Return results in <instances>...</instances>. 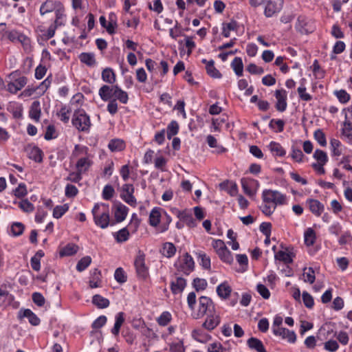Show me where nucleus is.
<instances>
[{"instance_id":"obj_1","label":"nucleus","mask_w":352,"mask_h":352,"mask_svg":"<svg viewBox=\"0 0 352 352\" xmlns=\"http://www.w3.org/2000/svg\"><path fill=\"white\" fill-rule=\"evenodd\" d=\"M263 203L260 206L261 212L266 216H271L278 206L287 205V195L271 189H265L262 192Z\"/></svg>"},{"instance_id":"obj_2","label":"nucleus","mask_w":352,"mask_h":352,"mask_svg":"<svg viewBox=\"0 0 352 352\" xmlns=\"http://www.w3.org/2000/svg\"><path fill=\"white\" fill-rule=\"evenodd\" d=\"M91 213L94 221L98 227L105 229L109 226H113L115 225V221L110 220V210L108 204H95L92 208Z\"/></svg>"},{"instance_id":"obj_3","label":"nucleus","mask_w":352,"mask_h":352,"mask_svg":"<svg viewBox=\"0 0 352 352\" xmlns=\"http://www.w3.org/2000/svg\"><path fill=\"white\" fill-rule=\"evenodd\" d=\"M98 95L104 102L117 98L122 104H126L129 101L127 92L122 90L118 85H103L98 90Z\"/></svg>"},{"instance_id":"obj_4","label":"nucleus","mask_w":352,"mask_h":352,"mask_svg":"<svg viewBox=\"0 0 352 352\" xmlns=\"http://www.w3.org/2000/svg\"><path fill=\"white\" fill-rule=\"evenodd\" d=\"M174 267L177 272L188 276L195 270L193 258L189 253L186 252L182 258L175 262Z\"/></svg>"},{"instance_id":"obj_5","label":"nucleus","mask_w":352,"mask_h":352,"mask_svg":"<svg viewBox=\"0 0 352 352\" xmlns=\"http://www.w3.org/2000/svg\"><path fill=\"white\" fill-rule=\"evenodd\" d=\"M216 310L215 304L210 297L201 296L198 299V307L196 318H201L207 314H210Z\"/></svg>"},{"instance_id":"obj_6","label":"nucleus","mask_w":352,"mask_h":352,"mask_svg":"<svg viewBox=\"0 0 352 352\" xmlns=\"http://www.w3.org/2000/svg\"><path fill=\"white\" fill-rule=\"evenodd\" d=\"M72 122L80 131H88L91 126L90 118L83 109L74 112Z\"/></svg>"},{"instance_id":"obj_7","label":"nucleus","mask_w":352,"mask_h":352,"mask_svg":"<svg viewBox=\"0 0 352 352\" xmlns=\"http://www.w3.org/2000/svg\"><path fill=\"white\" fill-rule=\"evenodd\" d=\"M134 267L138 279L144 280L149 276V268L145 263V254L141 250L138 251L135 258Z\"/></svg>"},{"instance_id":"obj_8","label":"nucleus","mask_w":352,"mask_h":352,"mask_svg":"<svg viewBox=\"0 0 352 352\" xmlns=\"http://www.w3.org/2000/svg\"><path fill=\"white\" fill-rule=\"evenodd\" d=\"M284 0H264L263 14L267 18H270L280 12Z\"/></svg>"},{"instance_id":"obj_9","label":"nucleus","mask_w":352,"mask_h":352,"mask_svg":"<svg viewBox=\"0 0 352 352\" xmlns=\"http://www.w3.org/2000/svg\"><path fill=\"white\" fill-rule=\"evenodd\" d=\"M134 187L133 184H125L122 187L120 197L124 201L135 207L136 206V199L133 196Z\"/></svg>"},{"instance_id":"obj_10","label":"nucleus","mask_w":352,"mask_h":352,"mask_svg":"<svg viewBox=\"0 0 352 352\" xmlns=\"http://www.w3.org/2000/svg\"><path fill=\"white\" fill-rule=\"evenodd\" d=\"M64 7L63 4L58 0H46L43 2L39 9V12L41 16L47 13L54 12V14L58 9Z\"/></svg>"},{"instance_id":"obj_11","label":"nucleus","mask_w":352,"mask_h":352,"mask_svg":"<svg viewBox=\"0 0 352 352\" xmlns=\"http://www.w3.org/2000/svg\"><path fill=\"white\" fill-rule=\"evenodd\" d=\"M206 318L202 324L203 328L212 331L221 323V316L219 314L215 311L212 314L206 315Z\"/></svg>"},{"instance_id":"obj_12","label":"nucleus","mask_w":352,"mask_h":352,"mask_svg":"<svg viewBox=\"0 0 352 352\" xmlns=\"http://www.w3.org/2000/svg\"><path fill=\"white\" fill-rule=\"evenodd\" d=\"M274 96L276 99L275 107L278 111L283 112L287 107V91L283 89H277L275 91Z\"/></svg>"},{"instance_id":"obj_13","label":"nucleus","mask_w":352,"mask_h":352,"mask_svg":"<svg viewBox=\"0 0 352 352\" xmlns=\"http://www.w3.org/2000/svg\"><path fill=\"white\" fill-rule=\"evenodd\" d=\"M241 184L243 192L248 196L254 195L256 192V188L259 185L257 180L246 177L241 179Z\"/></svg>"},{"instance_id":"obj_14","label":"nucleus","mask_w":352,"mask_h":352,"mask_svg":"<svg viewBox=\"0 0 352 352\" xmlns=\"http://www.w3.org/2000/svg\"><path fill=\"white\" fill-rule=\"evenodd\" d=\"M28 78L25 76H21L12 82L6 85V90L10 94H15L21 90L27 84Z\"/></svg>"},{"instance_id":"obj_15","label":"nucleus","mask_w":352,"mask_h":352,"mask_svg":"<svg viewBox=\"0 0 352 352\" xmlns=\"http://www.w3.org/2000/svg\"><path fill=\"white\" fill-rule=\"evenodd\" d=\"M187 285V280L183 277L177 276L170 283V289L174 295L182 294Z\"/></svg>"},{"instance_id":"obj_16","label":"nucleus","mask_w":352,"mask_h":352,"mask_svg":"<svg viewBox=\"0 0 352 352\" xmlns=\"http://www.w3.org/2000/svg\"><path fill=\"white\" fill-rule=\"evenodd\" d=\"M23 318L28 319L29 322L33 326H38L41 323L40 318L30 309H21L18 313V319Z\"/></svg>"},{"instance_id":"obj_17","label":"nucleus","mask_w":352,"mask_h":352,"mask_svg":"<svg viewBox=\"0 0 352 352\" xmlns=\"http://www.w3.org/2000/svg\"><path fill=\"white\" fill-rule=\"evenodd\" d=\"M232 289L226 280L220 283L216 288L217 294L222 300L228 299L232 294Z\"/></svg>"},{"instance_id":"obj_18","label":"nucleus","mask_w":352,"mask_h":352,"mask_svg":"<svg viewBox=\"0 0 352 352\" xmlns=\"http://www.w3.org/2000/svg\"><path fill=\"white\" fill-rule=\"evenodd\" d=\"M21 32L17 30H12L6 31V24L5 23H0V39L3 40L6 36L8 40L12 42L18 41L19 37Z\"/></svg>"},{"instance_id":"obj_19","label":"nucleus","mask_w":352,"mask_h":352,"mask_svg":"<svg viewBox=\"0 0 352 352\" xmlns=\"http://www.w3.org/2000/svg\"><path fill=\"white\" fill-rule=\"evenodd\" d=\"M306 204L309 210L316 217H320L324 210V206L320 201L314 199H307Z\"/></svg>"},{"instance_id":"obj_20","label":"nucleus","mask_w":352,"mask_h":352,"mask_svg":"<svg viewBox=\"0 0 352 352\" xmlns=\"http://www.w3.org/2000/svg\"><path fill=\"white\" fill-rule=\"evenodd\" d=\"M176 215L179 219L185 223L189 228H195L197 226L195 219L193 218L190 212L187 210H177Z\"/></svg>"},{"instance_id":"obj_21","label":"nucleus","mask_w":352,"mask_h":352,"mask_svg":"<svg viewBox=\"0 0 352 352\" xmlns=\"http://www.w3.org/2000/svg\"><path fill=\"white\" fill-rule=\"evenodd\" d=\"M316 162L311 164V166L316 171L318 175H323L325 173L324 165L328 162L327 155H314Z\"/></svg>"},{"instance_id":"obj_22","label":"nucleus","mask_w":352,"mask_h":352,"mask_svg":"<svg viewBox=\"0 0 352 352\" xmlns=\"http://www.w3.org/2000/svg\"><path fill=\"white\" fill-rule=\"evenodd\" d=\"M66 23L67 15L65 14V7H63L61 9H58L55 13V19L50 25L54 26L55 30H57L60 27L65 26Z\"/></svg>"},{"instance_id":"obj_23","label":"nucleus","mask_w":352,"mask_h":352,"mask_svg":"<svg viewBox=\"0 0 352 352\" xmlns=\"http://www.w3.org/2000/svg\"><path fill=\"white\" fill-rule=\"evenodd\" d=\"M239 28V23L235 20H231L229 22H224L222 23V32L221 34L225 38H229L230 36V32H236Z\"/></svg>"},{"instance_id":"obj_24","label":"nucleus","mask_w":352,"mask_h":352,"mask_svg":"<svg viewBox=\"0 0 352 352\" xmlns=\"http://www.w3.org/2000/svg\"><path fill=\"white\" fill-rule=\"evenodd\" d=\"M28 113L30 119L36 122H38L40 121L41 108V103L38 100H35L32 103Z\"/></svg>"},{"instance_id":"obj_25","label":"nucleus","mask_w":352,"mask_h":352,"mask_svg":"<svg viewBox=\"0 0 352 352\" xmlns=\"http://www.w3.org/2000/svg\"><path fill=\"white\" fill-rule=\"evenodd\" d=\"M129 208L124 204L120 203L116 206L114 211L115 223L123 221L128 214Z\"/></svg>"},{"instance_id":"obj_26","label":"nucleus","mask_w":352,"mask_h":352,"mask_svg":"<svg viewBox=\"0 0 352 352\" xmlns=\"http://www.w3.org/2000/svg\"><path fill=\"white\" fill-rule=\"evenodd\" d=\"M164 209L160 207H155L150 212L148 223L151 226L156 227L160 222L162 212Z\"/></svg>"},{"instance_id":"obj_27","label":"nucleus","mask_w":352,"mask_h":352,"mask_svg":"<svg viewBox=\"0 0 352 352\" xmlns=\"http://www.w3.org/2000/svg\"><path fill=\"white\" fill-rule=\"evenodd\" d=\"M108 148L112 153L122 152L126 148V143L121 139H112L108 144Z\"/></svg>"},{"instance_id":"obj_28","label":"nucleus","mask_w":352,"mask_h":352,"mask_svg":"<svg viewBox=\"0 0 352 352\" xmlns=\"http://www.w3.org/2000/svg\"><path fill=\"white\" fill-rule=\"evenodd\" d=\"M55 28L50 25L47 28L44 26L38 27L37 31L39 36L43 41H47L54 36L56 33Z\"/></svg>"},{"instance_id":"obj_29","label":"nucleus","mask_w":352,"mask_h":352,"mask_svg":"<svg viewBox=\"0 0 352 352\" xmlns=\"http://www.w3.org/2000/svg\"><path fill=\"white\" fill-rule=\"evenodd\" d=\"M124 312H118L115 316V323L113 327L111 329V333L115 336H118L120 331V328L122 326V324L124 322L125 318H124Z\"/></svg>"},{"instance_id":"obj_30","label":"nucleus","mask_w":352,"mask_h":352,"mask_svg":"<svg viewBox=\"0 0 352 352\" xmlns=\"http://www.w3.org/2000/svg\"><path fill=\"white\" fill-rule=\"evenodd\" d=\"M92 164V161L88 157L80 158L76 164V170L81 174L86 173Z\"/></svg>"},{"instance_id":"obj_31","label":"nucleus","mask_w":352,"mask_h":352,"mask_svg":"<svg viewBox=\"0 0 352 352\" xmlns=\"http://www.w3.org/2000/svg\"><path fill=\"white\" fill-rule=\"evenodd\" d=\"M14 297L6 288L3 285H0V307L9 304Z\"/></svg>"},{"instance_id":"obj_32","label":"nucleus","mask_w":352,"mask_h":352,"mask_svg":"<svg viewBox=\"0 0 352 352\" xmlns=\"http://www.w3.org/2000/svg\"><path fill=\"white\" fill-rule=\"evenodd\" d=\"M317 236L316 231L312 228H308L304 232V243L306 246L310 247L316 243Z\"/></svg>"},{"instance_id":"obj_33","label":"nucleus","mask_w":352,"mask_h":352,"mask_svg":"<svg viewBox=\"0 0 352 352\" xmlns=\"http://www.w3.org/2000/svg\"><path fill=\"white\" fill-rule=\"evenodd\" d=\"M247 345L250 349L255 350L256 352H266V349L261 340L256 338L252 337L247 341Z\"/></svg>"},{"instance_id":"obj_34","label":"nucleus","mask_w":352,"mask_h":352,"mask_svg":"<svg viewBox=\"0 0 352 352\" xmlns=\"http://www.w3.org/2000/svg\"><path fill=\"white\" fill-rule=\"evenodd\" d=\"M306 79L302 78L300 80V85L298 87L297 91L299 96V98L301 100L305 102H309L312 100V96L309 93H307L306 87H305Z\"/></svg>"},{"instance_id":"obj_35","label":"nucleus","mask_w":352,"mask_h":352,"mask_svg":"<svg viewBox=\"0 0 352 352\" xmlns=\"http://www.w3.org/2000/svg\"><path fill=\"white\" fill-rule=\"evenodd\" d=\"M101 272L95 268L91 271V278L89 282L91 288H97L100 286L101 283Z\"/></svg>"},{"instance_id":"obj_36","label":"nucleus","mask_w":352,"mask_h":352,"mask_svg":"<svg viewBox=\"0 0 352 352\" xmlns=\"http://www.w3.org/2000/svg\"><path fill=\"white\" fill-rule=\"evenodd\" d=\"M101 78L104 82L110 85H113L116 81V74L110 67H107L102 70Z\"/></svg>"},{"instance_id":"obj_37","label":"nucleus","mask_w":352,"mask_h":352,"mask_svg":"<svg viewBox=\"0 0 352 352\" xmlns=\"http://www.w3.org/2000/svg\"><path fill=\"white\" fill-rule=\"evenodd\" d=\"M219 186L221 190L227 191L230 196H235L238 192V186L236 183L227 180L221 183Z\"/></svg>"},{"instance_id":"obj_38","label":"nucleus","mask_w":352,"mask_h":352,"mask_svg":"<svg viewBox=\"0 0 352 352\" xmlns=\"http://www.w3.org/2000/svg\"><path fill=\"white\" fill-rule=\"evenodd\" d=\"M45 256L42 250H38L30 259L31 267L33 270L38 272L41 270V259Z\"/></svg>"},{"instance_id":"obj_39","label":"nucleus","mask_w":352,"mask_h":352,"mask_svg":"<svg viewBox=\"0 0 352 352\" xmlns=\"http://www.w3.org/2000/svg\"><path fill=\"white\" fill-rule=\"evenodd\" d=\"M197 260L199 263V265L204 270H210L211 267V261L210 258L204 252L199 251L195 252Z\"/></svg>"},{"instance_id":"obj_40","label":"nucleus","mask_w":352,"mask_h":352,"mask_svg":"<svg viewBox=\"0 0 352 352\" xmlns=\"http://www.w3.org/2000/svg\"><path fill=\"white\" fill-rule=\"evenodd\" d=\"M71 108L65 104L61 105L60 109L56 112L57 117L64 123H67L70 118Z\"/></svg>"},{"instance_id":"obj_41","label":"nucleus","mask_w":352,"mask_h":352,"mask_svg":"<svg viewBox=\"0 0 352 352\" xmlns=\"http://www.w3.org/2000/svg\"><path fill=\"white\" fill-rule=\"evenodd\" d=\"M8 110L12 114L14 118L21 119L23 118V108L21 104L16 102L10 104Z\"/></svg>"},{"instance_id":"obj_42","label":"nucleus","mask_w":352,"mask_h":352,"mask_svg":"<svg viewBox=\"0 0 352 352\" xmlns=\"http://www.w3.org/2000/svg\"><path fill=\"white\" fill-rule=\"evenodd\" d=\"M79 60L81 63L89 67H93L96 63L95 56L93 53L82 52L79 55Z\"/></svg>"},{"instance_id":"obj_43","label":"nucleus","mask_w":352,"mask_h":352,"mask_svg":"<svg viewBox=\"0 0 352 352\" xmlns=\"http://www.w3.org/2000/svg\"><path fill=\"white\" fill-rule=\"evenodd\" d=\"M117 243H124L129 240L130 233L127 228H123L118 232L113 233Z\"/></svg>"},{"instance_id":"obj_44","label":"nucleus","mask_w":352,"mask_h":352,"mask_svg":"<svg viewBox=\"0 0 352 352\" xmlns=\"http://www.w3.org/2000/svg\"><path fill=\"white\" fill-rule=\"evenodd\" d=\"M78 250V246L74 243H68L60 250V256L74 255Z\"/></svg>"},{"instance_id":"obj_45","label":"nucleus","mask_w":352,"mask_h":352,"mask_svg":"<svg viewBox=\"0 0 352 352\" xmlns=\"http://www.w3.org/2000/svg\"><path fill=\"white\" fill-rule=\"evenodd\" d=\"M92 303L99 309H104L109 306V299L99 294H96L92 298Z\"/></svg>"},{"instance_id":"obj_46","label":"nucleus","mask_w":352,"mask_h":352,"mask_svg":"<svg viewBox=\"0 0 352 352\" xmlns=\"http://www.w3.org/2000/svg\"><path fill=\"white\" fill-rule=\"evenodd\" d=\"M122 336L129 345H133L135 343L137 335L129 327L122 331Z\"/></svg>"},{"instance_id":"obj_47","label":"nucleus","mask_w":352,"mask_h":352,"mask_svg":"<svg viewBox=\"0 0 352 352\" xmlns=\"http://www.w3.org/2000/svg\"><path fill=\"white\" fill-rule=\"evenodd\" d=\"M231 67L237 76H243V63L241 58L235 57L231 63Z\"/></svg>"},{"instance_id":"obj_48","label":"nucleus","mask_w":352,"mask_h":352,"mask_svg":"<svg viewBox=\"0 0 352 352\" xmlns=\"http://www.w3.org/2000/svg\"><path fill=\"white\" fill-rule=\"evenodd\" d=\"M179 130V125L176 120H172L166 128V135L168 140L177 135Z\"/></svg>"},{"instance_id":"obj_49","label":"nucleus","mask_w":352,"mask_h":352,"mask_svg":"<svg viewBox=\"0 0 352 352\" xmlns=\"http://www.w3.org/2000/svg\"><path fill=\"white\" fill-rule=\"evenodd\" d=\"M206 70L208 75L212 78H221L222 77L220 72L214 67V61L213 60H209V64L206 65Z\"/></svg>"},{"instance_id":"obj_50","label":"nucleus","mask_w":352,"mask_h":352,"mask_svg":"<svg viewBox=\"0 0 352 352\" xmlns=\"http://www.w3.org/2000/svg\"><path fill=\"white\" fill-rule=\"evenodd\" d=\"M217 254L219 257L220 260L225 263L231 265L234 261L232 254L228 248H225L222 252H219Z\"/></svg>"},{"instance_id":"obj_51","label":"nucleus","mask_w":352,"mask_h":352,"mask_svg":"<svg viewBox=\"0 0 352 352\" xmlns=\"http://www.w3.org/2000/svg\"><path fill=\"white\" fill-rule=\"evenodd\" d=\"M172 319L171 314L168 311H164L156 319V321L160 326L166 327L170 322Z\"/></svg>"},{"instance_id":"obj_52","label":"nucleus","mask_w":352,"mask_h":352,"mask_svg":"<svg viewBox=\"0 0 352 352\" xmlns=\"http://www.w3.org/2000/svg\"><path fill=\"white\" fill-rule=\"evenodd\" d=\"M285 124V121L281 119H272L269 127L276 133H281L284 130Z\"/></svg>"},{"instance_id":"obj_53","label":"nucleus","mask_w":352,"mask_h":352,"mask_svg":"<svg viewBox=\"0 0 352 352\" xmlns=\"http://www.w3.org/2000/svg\"><path fill=\"white\" fill-rule=\"evenodd\" d=\"M176 253V248L173 243L166 242L163 245L162 254L167 258L173 257Z\"/></svg>"},{"instance_id":"obj_54","label":"nucleus","mask_w":352,"mask_h":352,"mask_svg":"<svg viewBox=\"0 0 352 352\" xmlns=\"http://www.w3.org/2000/svg\"><path fill=\"white\" fill-rule=\"evenodd\" d=\"M302 276L304 281L310 284L314 283L316 279L315 272L311 267L303 269Z\"/></svg>"},{"instance_id":"obj_55","label":"nucleus","mask_w":352,"mask_h":352,"mask_svg":"<svg viewBox=\"0 0 352 352\" xmlns=\"http://www.w3.org/2000/svg\"><path fill=\"white\" fill-rule=\"evenodd\" d=\"M274 258L276 260L284 262L285 264H290L293 262L290 254L283 250H279L276 252Z\"/></svg>"},{"instance_id":"obj_56","label":"nucleus","mask_w":352,"mask_h":352,"mask_svg":"<svg viewBox=\"0 0 352 352\" xmlns=\"http://www.w3.org/2000/svg\"><path fill=\"white\" fill-rule=\"evenodd\" d=\"M192 285L196 292H200L207 288L208 283L204 278H195L192 280Z\"/></svg>"},{"instance_id":"obj_57","label":"nucleus","mask_w":352,"mask_h":352,"mask_svg":"<svg viewBox=\"0 0 352 352\" xmlns=\"http://www.w3.org/2000/svg\"><path fill=\"white\" fill-rule=\"evenodd\" d=\"M23 46V50L26 52H30L32 51V45H31V39L24 34L23 33H21L18 41Z\"/></svg>"},{"instance_id":"obj_58","label":"nucleus","mask_w":352,"mask_h":352,"mask_svg":"<svg viewBox=\"0 0 352 352\" xmlns=\"http://www.w3.org/2000/svg\"><path fill=\"white\" fill-rule=\"evenodd\" d=\"M268 151L272 153L275 154H285L286 151L283 148V147L278 142L272 141L267 146Z\"/></svg>"},{"instance_id":"obj_59","label":"nucleus","mask_w":352,"mask_h":352,"mask_svg":"<svg viewBox=\"0 0 352 352\" xmlns=\"http://www.w3.org/2000/svg\"><path fill=\"white\" fill-rule=\"evenodd\" d=\"M69 210L67 204L56 206L53 210V217L55 219L61 218Z\"/></svg>"},{"instance_id":"obj_60","label":"nucleus","mask_w":352,"mask_h":352,"mask_svg":"<svg viewBox=\"0 0 352 352\" xmlns=\"http://www.w3.org/2000/svg\"><path fill=\"white\" fill-rule=\"evenodd\" d=\"M115 280L120 284H123L127 281V276L122 267H118L114 273Z\"/></svg>"},{"instance_id":"obj_61","label":"nucleus","mask_w":352,"mask_h":352,"mask_svg":"<svg viewBox=\"0 0 352 352\" xmlns=\"http://www.w3.org/2000/svg\"><path fill=\"white\" fill-rule=\"evenodd\" d=\"M52 83V76H47L42 82L39 84L38 86L36 87V89H38V94L40 95L44 94L48 88L50 87Z\"/></svg>"},{"instance_id":"obj_62","label":"nucleus","mask_w":352,"mask_h":352,"mask_svg":"<svg viewBox=\"0 0 352 352\" xmlns=\"http://www.w3.org/2000/svg\"><path fill=\"white\" fill-rule=\"evenodd\" d=\"M91 258L89 256L82 257L76 265V270L82 272L85 270L91 264Z\"/></svg>"},{"instance_id":"obj_63","label":"nucleus","mask_w":352,"mask_h":352,"mask_svg":"<svg viewBox=\"0 0 352 352\" xmlns=\"http://www.w3.org/2000/svg\"><path fill=\"white\" fill-rule=\"evenodd\" d=\"M334 95L337 97L339 102L342 104H345L348 102L351 99L350 95L344 89L335 91Z\"/></svg>"},{"instance_id":"obj_64","label":"nucleus","mask_w":352,"mask_h":352,"mask_svg":"<svg viewBox=\"0 0 352 352\" xmlns=\"http://www.w3.org/2000/svg\"><path fill=\"white\" fill-rule=\"evenodd\" d=\"M58 137V133L56 132L55 126L54 124H50L47 126L44 138L47 140H50L55 139Z\"/></svg>"}]
</instances>
